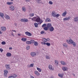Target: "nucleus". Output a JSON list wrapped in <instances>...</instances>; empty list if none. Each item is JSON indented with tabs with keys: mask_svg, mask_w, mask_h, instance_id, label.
Wrapping results in <instances>:
<instances>
[{
	"mask_svg": "<svg viewBox=\"0 0 78 78\" xmlns=\"http://www.w3.org/2000/svg\"><path fill=\"white\" fill-rule=\"evenodd\" d=\"M46 58H47L48 59H50V57L49 56H46Z\"/></svg>",
	"mask_w": 78,
	"mask_h": 78,
	"instance_id": "obj_45",
	"label": "nucleus"
},
{
	"mask_svg": "<svg viewBox=\"0 0 78 78\" xmlns=\"http://www.w3.org/2000/svg\"><path fill=\"white\" fill-rule=\"evenodd\" d=\"M9 9L10 11H13L15 9L13 5H10L9 7Z\"/></svg>",
	"mask_w": 78,
	"mask_h": 78,
	"instance_id": "obj_6",
	"label": "nucleus"
},
{
	"mask_svg": "<svg viewBox=\"0 0 78 78\" xmlns=\"http://www.w3.org/2000/svg\"><path fill=\"white\" fill-rule=\"evenodd\" d=\"M63 75H64L63 73L58 74V76L60 78H63Z\"/></svg>",
	"mask_w": 78,
	"mask_h": 78,
	"instance_id": "obj_14",
	"label": "nucleus"
},
{
	"mask_svg": "<svg viewBox=\"0 0 78 78\" xmlns=\"http://www.w3.org/2000/svg\"><path fill=\"white\" fill-rule=\"evenodd\" d=\"M0 34H2V32L0 30Z\"/></svg>",
	"mask_w": 78,
	"mask_h": 78,
	"instance_id": "obj_58",
	"label": "nucleus"
},
{
	"mask_svg": "<svg viewBox=\"0 0 78 78\" xmlns=\"http://www.w3.org/2000/svg\"><path fill=\"white\" fill-rule=\"evenodd\" d=\"M1 44L2 45H5V44H6V42L5 41H2Z\"/></svg>",
	"mask_w": 78,
	"mask_h": 78,
	"instance_id": "obj_39",
	"label": "nucleus"
},
{
	"mask_svg": "<svg viewBox=\"0 0 78 78\" xmlns=\"http://www.w3.org/2000/svg\"><path fill=\"white\" fill-rule=\"evenodd\" d=\"M49 31H51V32H52V31H54V28L53 27H51L49 29Z\"/></svg>",
	"mask_w": 78,
	"mask_h": 78,
	"instance_id": "obj_19",
	"label": "nucleus"
},
{
	"mask_svg": "<svg viewBox=\"0 0 78 78\" xmlns=\"http://www.w3.org/2000/svg\"><path fill=\"white\" fill-rule=\"evenodd\" d=\"M26 49L27 50H29L30 49V46H27L26 47Z\"/></svg>",
	"mask_w": 78,
	"mask_h": 78,
	"instance_id": "obj_43",
	"label": "nucleus"
},
{
	"mask_svg": "<svg viewBox=\"0 0 78 78\" xmlns=\"http://www.w3.org/2000/svg\"><path fill=\"white\" fill-rule=\"evenodd\" d=\"M18 36H21V34H18Z\"/></svg>",
	"mask_w": 78,
	"mask_h": 78,
	"instance_id": "obj_53",
	"label": "nucleus"
},
{
	"mask_svg": "<svg viewBox=\"0 0 78 78\" xmlns=\"http://www.w3.org/2000/svg\"><path fill=\"white\" fill-rule=\"evenodd\" d=\"M5 67L7 70H9V69H11L10 68V65H9L6 64L5 65Z\"/></svg>",
	"mask_w": 78,
	"mask_h": 78,
	"instance_id": "obj_8",
	"label": "nucleus"
},
{
	"mask_svg": "<svg viewBox=\"0 0 78 78\" xmlns=\"http://www.w3.org/2000/svg\"><path fill=\"white\" fill-rule=\"evenodd\" d=\"M44 42H42L41 43V44H43V45H44Z\"/></svg>",
	"mask_w": 78,
	"mask_h": 78,
	"instance_id": "obj_57",
	"label": "nucleus"
},
{
	"mask_svg": "<svg viewBox=\"0 0 78 78\" xmlns=\"http://www.w3.org/2000/svg\"><path fill=\"white\" fill-rule=\"evenodd\" d=\"M41 0H37V1H41Z\"/></svg>",
	"mask_w": 78,
	"mask_h": 78,
	"instance_id": "obj_63",
	"label": "nucleus"
},
{
	"mask_svg": "<svg viewBox=\"0 0 78 78\" xmlns=\"http://www.w3.org/2000/svg\"><path fill=\"white\" fill-rule=\"evenodd\" d=\"M46 27V24L44 23V24L42 25V27Z\"/></svg>",
	"mask_w": 78,
	"mask_h": 78,
	"instance_id": "obj_44",
	"label": "nucleus"
},
{
	"mask_svg": "<svg viewBox=\"0 0 78 78\" xmlns=\"http://www.w3.org/2000/svg\"><path fill=\"white\" fill-rule=\"evenodd\" d=\"M21 39H27V38L25 37H23Z\"/></svg>",
	"mask_w": 78,
	"mask_h": 78,
	"instance_id": "obj_51",
	"label": "nucleus"
},
{
	"mask_svg": "<svg viewBox=\"0 0 78 78\" xmlns=\"http://www.w3.org/2000/svg\"><path fill=\"white\" fill-rule=\"evenodd\" d=\"M34 44L35 46H37V45H38V43L36 41H35L34 42Z\"/></svg>",
	"mask_w": 78,
	"mask_h": 78,
	"instance_id": "obj_35",
	"label": "nucleus"
},
{
	"mask_svg": "<svg viewBox=\"0 0 78 78\" xmlns=\"http://www.w3.org/2000/svg\"><path fill=\"white\" fill-rule=\"evenodd\" d=\"M44 30L45 31H47L48 30V27H45L44 28Z\"/></svg>",
	"mask_w": 78,
	"mask_h": 78,
	"instance_id": "obj_37",
	"label": "nucleus"
},
{
	"mask_svg": "<svg viewBox=\"0 0 78 78\" xmlns=\"http://www.w3.org/2000/svg\"><path fill=\"white\" fill-rule=\"evenodd\" d=\"M34 25L36 28H37V27H38V24L37 23H34Z\"/></svg>",
	"mask_w": 78,
	"mask_h": 78,
	"instance_id": "obj_32",
	"label": "nucleus"
},
{
	"mask_svg": "<svg viewBox=\"0 0 78 78\" xmlns=\"http://www.w3.org/2000/svg\"><path fill=\"white\" fill-rule=\"evenodd\" d=\"M12 35L14 36V34H13V32L12 33Z\"/></svg>",
	"mask_w": 78,
	"mask_h": 78,
	"instance_id": "obj_56",
	"label": "nucleus"
},
{
	"mask_svg": "<svg viewBox=\"0 0 78 78\" xmlns=\"http://www.w3.org/2000/svg\"><path fill=\"white\" fill-rule=\"evenodd\" d=\"M33 20L35 22H36V18L37 17H34L33 18Z\"/></svg>",
	"mask_w": 78,
	"mask_h": 78,
	"instance_id": "obj_40",
	"label": "nucleus"
},
{
	"mask_svg": "<svg viewBox=\"0 0 78 78\" xmlns=\"http://www.w3.org/2000/svg\"><path fill=\"white\" fill-rule=\"evenodd\" d=\"M47 41H49V40L45 39L43 40V42H47Z\"/></svg>",
	"mask_w": 78,
	"mask_h": 78,
	"instance_id": "obj_46",
	"label": "nucleus"
},
{
	"mask_svg": "<svg viewBox=\"0 0 78 78\" xmlns=\"http://www.w3.org/2000/svg\"><path fill=\"white\" fill-rule=\"evenodd\" d=\"M47 43L45 42H44L43 45H46Z\"/></svg>",
	"mask_w": 78,
	"mask_h": 78,
	"instance_id": "obj_54",
	"label": "nucleus"
},
{
	"mask_svg": "<svg viewBox=\"0 0 78 78\" xmlns=\"http://www.w3.org/2000/svg\"><path fill=\"white\" fill-rule=\"evenodd\" d=\"M12 31H14V32H16V31L13 30H12Z\"/></svg>",
	"mask_w": 78,
	"mask_h": 78,
	"instance_id": "obj_62",
	"label": "nucleus"
},
{
	"mask_svg": "<svg viewBox=\"0 0 78 78\" xmlns=\"http://www.w3.org/2000/svg\"><path fill=\"white\" fill-rule=\"evenodd\" d=\"M48 68L50 70H54V68L53 67L52 65H49Z\"/></svg>",
	"mask_w": 78,
	"mask_h": 78,
	"instance_id": "obj_4",
	"label": "nucleus"
},
{
	"mask_svg": "<svg viewBox=\"0 0 78 78\" xmlns=\"http://www.w3.org/2000/svg\"><path fill=\"white\" fill-rule=\"evenodd\" d=\"M46 45H47L48 47H49L50 46V44L48 43H46Z\"/></svg>",
	"mask_w": 78,
	"mask_h": 78,
	"instance_id": "obj_38",
	"label": "nucleus"
},
{
	"mask_svg": "<svg viewBox=\"0 0 78 78\" xmlns=\"http://www.w3.org/2000/svg\"><path fill=\"white\" fill-rule=\"evenodd\" d=\"M51 15L52 17H55V16H56V14H55V12L54 11L52 12H51Z\"/></svg>",
	"mask_w": 78,
	"mask_h": 78,
	"instance_id": "obj_13",
	"label": "nucleus"
},
{
	"mask_svg": "<svg viewBox=\"0 0 78 78\" xmlns=\"http://www.w3.org/2000/svg\"><path fill=\"white\" fill-rule=\"evenodd\" d=\"M27 44H31V42L30 41H26Z\"/></svg>",
	"mask_w": 78,
	"mask_h": 78,
	"instance_id": "obj_34",
	"label": "nucleus"
},
{
	"mask_svg": "<svg viewBox=\"0 0 78 78\" xmlns=\"http://www.w3.org/2000/svg\"><path fill=\"white\" fill-rule=\"evenodd\" d=\"M30 41L31 44L32 43H34V42H35V41L34 40H30Z\"/></svg>",
	"mask_w": 78,
	"mask_h": 78,
	"instance_id": "obj_42",
	"label": "nucleus"
},
{
	"mask_svg": "<svg viewBox=\"0 0 78 78\" xmlns=\"http://www.w3.org/2000/svg\"><path fill=\"white\" fill-rule=\"evenodd\" d=\"M60 62L62 65H63V66H65L66 65V62H65L64 61H61Z\"/></svg>",
	"mask_w": 78,
	"mask_h": 78,
	"instance_id": "obj_17",
	"label": "nucleus"
},
{
	"mask_svg": "<svg viewBox=\"0 0 78 78\" xmlns=\"http://www.w3.org/2000/svg\"><path fill=\"white\" fill-rule=\"evenodd\" d=\"M34 13H30L29 15L30 16V17H33V16H34Z\"/></svg>",
	"mask_w": 78,
	"mask_h": 78,
	"instance_id": "obj_36",
	"label": "nucleus"
},
{
	"mask_svg": "<svg viewBox=\"0 0 78 78\" xmlns=\"http://www.w3.org/2000/svg\"><path fill=\"white\" fill-rule=\"evenodd\" d=\"M4 75L5 76H7V74L8 73V71L7 70H4Z\"/></svg>",
	"mask_w": 78,
	"mask_h": 78,
	"instance_id": "obj_10",
	"label": "nucleus"
},
{
	"mask_svg": "<svg viewBox=\"0 0 78 78\" xmlns=\"http://www.w3.org/2000/svg\"><path fill=\"white\" fill-rule=\"evenodd\" d=\"M45 21L46 22H50L51 21L49 18H47L46 19Z\"/></svg>",
	"mask_w": 78,
	"mask_h": 78,
	"instance_id": "obj_26",
	"label": "nucleus"
},
{
	"mask_svg": "<svg viewBox=\"0 0 78 78\" xmlns=\"http://www.w3.org/2000/svg\"><path fill=\"white\" fill-rule=\"evenodd\" d=\"M50 78H54L53 76H51V77Z\"/></svg>",
	"mask_w": 78,
	"mask_h": 78,
	"instance_id": "obj_60",
	"label": "nucleus"
},
{
	"mask_svg": "<svg viewBox=\"0 0 78 78\" xmlns=\"http://www.w3.org/2000/svg\"><path fill=\"white\" fill-rule=\"evenodd\" d=\"M22 10L23 12H26L27 10H26V8L25 7H23L22 8Z\"/></svg>",
	"mask_w": 78,
	"mask_h": 78,
	"instance_id": "obj_24",
	"label": "nucleus"
},
{
	"mask_svg": "<svg viewBox=\"0 0 78 78\" xmlns=\"http://www.w3.org/2000/svg\"><path fill=\"white\" fill-rule=\"evenodd\" d=\"M15 25L16 27L17 26V24L16 23H15Z\"/></svg>",
	"mask_w": 78,
	"mask_h": 78,
	"instance_id": "obj_59",
	"label": "nucleus"
},
{
	"mask_svg": "<svg viewBox=\"0 0 78 78\" xmlns=\"http://www.w3.org/2000/svg\"><path fill=\"white\" fill-rule=\"evenodd\" d=\"M63 46L65 48H67L68 47V45L66 43H63Z\"/></svg>",
	"mask_w": 78,
	"mask_h": 78,
	"instance_id": "obj_20",
	"label": "nucleus"
},
{
	"mask_svg": "<svg viewBox=\"0 0 78 78\" xmlns=\"http://www.w3.org/2000/svg\"><path fill=\"white\" fill-rule=\"evenodd\" d=\"M21 41H22L23 42H26V41H27V39H21Z\"/></svg>",
	"mask_w": 78,
	"mask_h": 78,
	"instance_id": "obj_48",
	"label": "nucleus"
},
{
	"mask_svg": "<svg viewBox=\"0 0 78 78\" xmlns=\"http://www.w3.org/2000/svg\"><path fill=\"white\" fill-rule=\"evenodd\" d=\"M12 48H9V50H12Z\"/></svg>",
	"mask_w": 78,
	"mask_h": 78,
	"instance_id": "obj_55",
	"label": "nucleus"
},
{
	"mask_svg": "<svg viewBox=\"0 0 78 78\" xmlns=\"http://www.w3.org/2000/svg\"><path fill=\"white\" fill-rule=\"evenodd\" d=\"M70 17H66V18H64L63 19V20H64V21L68 20H70Z\"/></svg>",
	"mask_w": 78,
	"mask_h": 78,
	"instance_id": "obj_18",
	"label": "nucleus"
},
{
	"mask_svg": "<svg viewBox=\"0 0 78 78\" xmlns=\"http://www.w3.org/2000/svg\"><path fill=\"white\" fill-rule=\"evenodd\" d=\"M67 14V12L65 11V12H63L62 14V16H63V17H65L66 16V15Z\"/></svg>",
	"mask_w": 78,
	"mask_h": 78,
	"instance_id": "obj_21",
	"label": "nucleus"
},
{
	"mask_svg": "<svg viewBox=\"0 0 78 78\" xmlns=\"http://www.w3.org/2000/svg\"><path fill=\"white\" fill-rule=\"evenodd\" d=\"M47 27L48 28H50L51 26V23H49L47 25Z\"/></svg>",
	"mask_w": 78,
	"mask_h": 78,
	"instance_id": "obj_29",
	"label": "nucleus"
},
{
	"mask_svg": "<svg viewBox=\"0 0 78 78\" xmlns=\"http://www.w3.org/2000/svg\"><path fill=\"white\" fill-rule=\"evenodd\" d=\"M1 29L2 31L4 32L6 30V28L5 27H2L1 28Z\"/></svg>",
	"mask_w": 78,
	"mask_h": 78,
	"instance_id": "obj_5",
	"label": "nucleus"
},
{
	"mask_svg": "<svg viewBox=\"0 0 78 78\" xmlns=\"http://www.w3.org/2000/svg\"><path fill=\"white\" fill-rule=\"evenodd\" d=\"M0 16L1 17L4 19V17H3V16H4V14L2 12L0 13Z\"/></svg>",
	"mask_w": 78,
	"mask_h": 78,
	"instance_id": "obj_22",
	"label": "nucleus"
},
{
	"mask_svg": "<svg viewBox=\"0 0 78 78\" xmlns=\"http://www.w3.org/2000/svg\"><path fill=\"white\" fill-rule=\"evenodd\" d=\"M36 22H41V19L39 17H37Z\"/></svg>",
	"mask_w": 78,
	"mask_h": 78,
	"instance_id": "obj_12",
	"label": "nucleus"
},
{
	"mask_svg": "<svg viewBox=\"0 0 78 78\" xmlns=\"http://www.w3.org/2000/svg\"><path fill=\"white\" fill-rule=\"evenodd\" d=\"M37 70L38 71V72H42V70H41V68H39L37 67Z\"/></svg>",
	"mask_w": 78,
	"mask_h": 78,
	"instance_id": "obj_30",
	"label": "nucleus"
},
{
	"mask_svg": "<svg viewBox=\"0 0 78 78\" xmlns=\"http://www.w3.org/2000/svg\"><path fill=\"white\" fill-rule=\"evenodd\" d=\"M17 77V75L16 74H12L11 76H9L8 78H15Z\"/></svg>",
	"mask_w": 78,
	"mask_h": 78,
	"instance_id": "obj_2",
	"label": "nucleus"
},
{
	"mask_svg": "<svg viewBox=\"0 0 78 78\" xmlns=\"http://www.w3.org/2000/svg\"><path fill=\"white\" fill-rule=\"evenodd\" d=\"M31 19L32 20H33V18H31Z\"/></svg>",
	"mask_w": 78,
	"mask_h": 78,
	"instance_id": "obj_61",
	"label": "nucleus"
},
{
	"mask_svg": "<svg viewBox=\"0 0 78 78\" xmlns=\"http://www.w3.org/2000/svg\"><path fill=\"white\" fill-rule=\"evenodd\" d=\"M20 21L21 22H28L29 21L27 19L23 18L21 19Z\"/></svg>",
	"mask_w": 78,
	"mask_h": 78,
	"instance_id": "obj_3",
	"label": "nucleus"
},
{
	"mask_svg": "<svg viewBox=\"0 0 78 78\" xmlns=\"http://www.w3.org/2000/svg\"><path fill=\"white\" fill-rule=\"evenodd\" d=\"M62 70H63L64 71H67V70H68V68H67V67H66L65 66L63 67H62Z\"/></svg>",
	"mask_w": 78,
	"mask_h": 78,
	"instance_id": "obj_11",
	"label": "nucleus"
},
{
	"mask_svg": "<svg viewBox=\"0 0 78 78\" xmlns=\"http://www.w3.org/2000/svg\"><path fill=\"white\" fill-rule=\"evenodd\" d=\"M25 34L26 35H27L28 36H32V34L30 33L29 32H25Z\"/></svg>",
	"mask_w": 78,
	"mask_h": 78,
	"instance_id": "obj_7",
	"label": "nucleus"
},
{
	"mask_svg": "<svg viewBox=\"0 0 78 78\" xmlns=\"http://www.w3.org/2000/svg\"><path fill=\"white\" fill-rule=\"evenodd\" d=\"M26 2H30V0H26Z\"/></svg>",
	"mask_w": 78,
	"mask_h": 78,
	"instance_id": "obj_52",
	"label": "nucleus"
},
{
	"mask_svg": "<svg viewBox=\"0 0 78 78\" xmlns=\"http://www.w3.org/2000/svg\"><path fill=\"white\" fill-rule=\"evenodd\" d=\"M55 62L56 66H58V60H55Z\"/></svg>",
	"mask_w": 78,
	"mask_h": 78,
	"instance_id": "obj_23",
	"label": "nucleus"
},
{
	"mask_svg": "<svg viewBox=\"0 0 78 78\" xmlns=\"http://www.w3.org/2000/svg\"><path fill=\"white\" fill-rule=\"evenodd\" d=\"M66 42L69 44H72L74 47H76V44L75 42H74L73 40L71 39L66 40Z\"/></svg>",
	"mask_w": 78,
	"mask_h": 78,
	"instance_id": "obj_1",
	"label": "nucleus"
},
{
	"mask_svg": "<svg viewBox=\"0 0 78 78\" xmlns=\"http://www.w3.org/2000/svg\"><path fill=\"white\" fill-rule=\"evenodd\" d=\"M42 22H43V21H41V22L38 23V25H39V24H41V23H42Z\"/></svg>",
	"mask_w": 78,
	"mask_h": 78,
	"instance_id": "obj_50",
	"label": "nucleus"
},
{
	"mask_svg": "<svg viewBox=\"0 0 78 78\" xmlns=\"http://www.w3.org/2000/svg\"><path fill=\"white\" fill-rule=\"evenodd\" d=\"M0 51L1 52V53H2V52H3V50L2 48H0Z\"/></svg>",
	"mask_w": 78,
	"mask_h": 78,
	"instance_id": "obj_47",
	"label": "nucleus"
},
{
	"mask_svg": "<svg viewBox=\"0 0 78 78\" xmlns=\"http://www.w3.org/2000/svg\"><path fill=\"white\" fill-rule=\"evenodd\" d=\"M59 16H60V14H56L55 17H56V18H58V17H59Z\"/></svg>",
	"mask_w": 78,
	"mask_h": 78,
	"instance_id": "obj_33",
	"label": "nucleus"
},
{
	"mask_svg": "<svg viewBox=\"0 0 78 78\" xmlns=\"http://www.w3.org/2000/svg\"><path fill=\"white\" fill-rule=\"evenodd\" d=\"M36 55V53L32 52L30 53V55L32 56V57H34Z\"/></svg>",
	"mask_w": 78,
	"mask_h": 78,
	"instance_id": "obj_9",
	"label": "nucleus"
},
{
	"mask_svg": "<svg viewBox=\"0 0 78 78\" xmlns=\"http://www.w3.org/2000/svg\"><path fill=\"white\" fill-rule=\"evenodd\" d=\"M11 0V1H13V0Z\"/></svg>",
	"mask_w": 78,
	"mask_h": 78,
	"instance_id": "obj_64",
	"label": "nucleus"
},
{
	"mask_svg": "<svg viewBox=\"0 0 78 78\" xmlns=\"http://www.w3.org/2000/svg\"><path fill=\"white\" fill-rule=\"evenodd\" d=\"M28 67H34V63H32L30 65V66H29V65H28Z\"/></svg>",
	"mask_w": 78,
	"mask_h": 78,
	"instance_id": "obj_28",
	"label": "nucleus"
},
{
	"mask_svg": "<svg viewBox=\"0 0 78 78\" xmlns=\"http://www.w3.org/2000/svg\"><path fill=\"white\" fill-rule=\"evenodd\" d=\"M73 20L74 22H78V17H75Z\"/></svg>",
	"mask_w": 78,
	"mask_h": 78,
	"instance_id": "obj_16",
	"label": "nucleus"
},
{
	"mask_svg": "<svg viewBox=\"0 0 78 78\" xmlns=\"http://www.w3.org/2000/svg\"><path fill=\"white\" fill-rule=\"evenodd\" d=\"M6 55H7V57H9V56H11V54L9 52L7 53L6 54Z\"/></svg>",
	"mask_w": 78,
	"mask_h": 78,
	"instance_id": "obj_27",
	"label": "nucleus"
},
{
	"mask_svg": "<svg viewBox=\"0 0 78 78\" xmlns=\"http://www.w3.org/2000/svg\"><path fill=\"white\" fill-rule=\"evenodd\" d=\"M5 18L6 19H7V20H8V19H9L10 17L8 15H6L5 16Z\"/></svg>",
	"mask_w": 78,
	"mask_h": 78,
	"instance_id": "obj_31",
	"label": "nucleus"
},
{
	"mask_svg": "<svg viewBox=\"0 0 78 78\" xmlns=\"http://www.w3.org/2000/svg\"><path fill=\"white\" fill-rule=\"evenodd\" d=\"M34 73L35 75H37V76L40 75V73H39L37 71H35L34 72Z\"/></svg>",
	"mask_w": 78,
	"mask_h": 78,
	"instance_id": "obj_15",
	"label": "nucleus"
},
{
	"mask_svg": "<svg viewBox=\"0 0 78 78\" xmlns=\"http://www.w3.org/2000/svg\"><path fill=\"white\" fill-rule=\"evenodd\" d=\"M44 31H41V34H44Z\"/></svg>",
	"mask_w": 78,
	"mask_h": 78,
	"instance_id": "obj_49",
	"label": "nucleus"
},
{
	"mask_svg": "<svg viewBox=\"0 0 78 78\" xmlns=\"http://www.w3.org/2000/svg\"><path fill=\"white\" fill-rule=\"evenodd\" d=\"M7 5H12V4H13V2H7Z\"/></svg>",
	"mask_w": 78,
	"mask_h": 78,
	"instance_id": "obj_25",
	"label": "nucleus"
},
{
	"mask_svg": "<svg viewBox=\"0 0 78 78\" xmlns=\"http://www.w3.org/2000/svg\"><path fill=\"white\" fill-rule=\"evenodd\" d=\"M49 3L50 4V5H53V2H52V1H49Z\"/></svg>",
	"mask_w": 78,
	"mask_h": 78,
	"instance_id": "obj_41",
	"label": "nucleus"
}]
</instances>
